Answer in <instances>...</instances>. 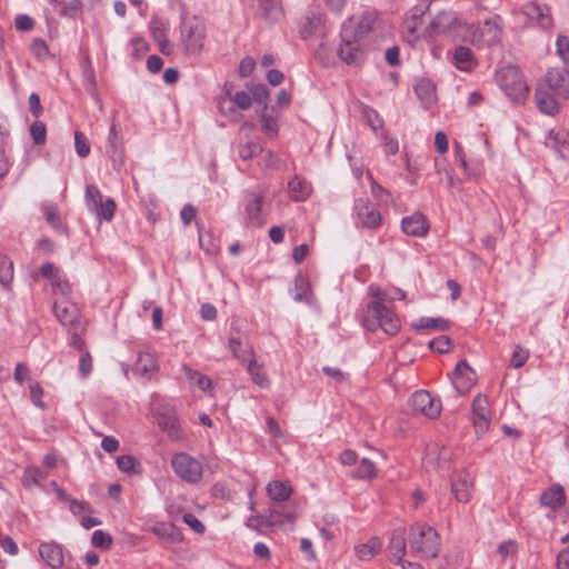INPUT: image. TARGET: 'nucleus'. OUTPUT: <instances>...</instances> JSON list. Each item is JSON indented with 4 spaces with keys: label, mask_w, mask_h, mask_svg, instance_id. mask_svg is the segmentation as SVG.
I'll use <instances>...</instances> for the list:
<instances>
[{
    "label": "nucleus",
    "mask_w": 569,
    "mask_h": 569,
    "mask_svg": "<svg viewBox=\"0 0 569 569\" xmlns=\"http://www.w3.org/2000/svg\"><path fill=\"white\" fill-rule=\"evenodd\" d=\"M470 27L471 29L467 30V33H471L472 43L493 46L501 39L502 31L500 27L490 20H486L481 28H475L471 24Z\"/></svg>",
    "instance_id": "obj_12"
},
{
    "label": "nucleus",
    "mask_w": 569,
    "mask_h": 569,
    "mask_svg": "<svg viewBox=\"0 0 569 569\" xmlns=\"http://www.w3.org/2000/svg\"><path fill=\"white\" fill-rule=\"evenodd\" d=\"M401 228L408 236L425 237L429 231V223L422 213H415L402 219Z\"/></svg>",
    "instance_id": "obj_21"
},
{
    "label": "nucleus",
    "mask_w": 569,
    "mask_h": 569,
    "mask_svg": "<svg viewBox=\"0 0 569 569\" xmlns=\"http://www.w3.org/2000/svg\"><path fill=\"white\" fill-rule=\"evenodd\" d=\"M256 67V61L251 57H244L239 64V76L247 78L251 76Z\"/></svg>",
    "instance_id": "obj_62"
},
{
    "label": "nucleus",
    "mask_w": 569,
    "mask_h": 569,
    "mask_svg": "<svg viewBox=\"0 0 569 569\" xmlns=\"http://www.w3.org/2000/svg\"><path fill=\"white\" fill-rule=\"evenodd\" d=\"M107 153L112 161L113 169L119 171L123 164V149L121 146V137L114 123L110 128Z\"/></svg>",
    "instance_id": "obj_20"
},
{
    "label": "nucleus",
    "mask_w": 569,
    "mask_h": 569,
    "mask_svg": "<svg viewBox=\"0 0 569 569\" xmlns=\"http://www.w3.org/2000/svg\"><path fill=\"white\" fill-rule=\"evenodd\" d=\"M267 492L273 505H277L289 499L292 488L282 481H272L267 486Z\"/></svg>",
    "instance_id": "obj_30"
},
{
    "label": "nucleus",
    "mask_w": 569,
    "mask_h": 569,
    "mask_svg": "<svg viewBox=\"0 0 569 569\" xmlns=\"http://www.w3.org/2000/svg\"><path fill=\"white\" fill-rule=\"evenodd\" d=\"M452 62L461 71H471L477 66L472 50L465 46L455 49Z\"/></svg>",
    "instance_id": "obj_27"
},
{
    "label": "nucleus",
    "mask_w": 569,
    "mask_h": 569,
    "mask_svg": "<svg viewBox=\"0 0 569 569\" xmlns=\"http://www.w3.org/2000/svg\"><path fill=\"white\" fill-rule=\"evenodd\" d=\"M30 51L37 58H43L48 54L49 49L44 40L41 38H36L31 42Z\"/></svg>",
    "instance_id": "obj_61"
},
{
    "label": "nucleus",
    "mask_w": 569,
    "mask_h": 569,
    "mask_svg": "<svg viewBox=\"0 0 569 569\" xmlns=\"http://www.w3.org/2000/svg\"><path fill=\"white\" fill-rule=\"evenodd\" d=\"M310 291V283L306 277L298 274L295 278V293L293 300L297 302H309L308 292Z\"/></svg>",
    "instance_id": "obj_42"
},
{
    "label": "nucleus",
    "mask_w": 569,
    "mask_h": 569,
    "mask_svg": "<svg viewBox=\"0 0 569 569\" xmlns=\"http://www.w3.org/2000/svg\"><path fill=\"white\" fill-rule=\"evenodd\" d=\"M435 91H436V86L429 79H425V78L420 79L415 84V92H416V94L425 103H430L433 100Z\"/></svg>",
    "instance_id": "obj_34"
},
{
    "label": "nucleus",
    "mask_w": 569,
    "mask_h": 569,
    "mask_svg": "<svg viewBox=\"0 0 569 569\" xmlns=\"http://www.w3.org/2000/svg\"><path fill=\"white\" fill-rule=\"evenodd\" d=\"M152 37L159 46V50L164 56H170L173 51V47L170 43L164 28L154 27L152 28Z\"/></svg>",
    "instance_id": "obj_43"
},
{
    "label": "nucleus",
    "mask_w": 569,
    "mask_h": 569,
    "mask_svg": "<svg viewBox=\"0 0 569 569\" xmlns=\"http://www.w3.org/2000/svg\"><path fill=\"white\" fill-rule=\"evenodd\" d=\"M229 349L233 357L242 363L254 357V350L250 345L248 337L234 328H232L230 331Z\"/></svg>",
    "instance_id": "obj_13"
},
{
    "label": "nucleus",
    "mask_w": 569,
    "mask_h": 569,
    "mask_svg": "<svg viewBox=\"0 0 569 569\" xmlns=\"http://www.w3.org/2000/svg\"><path fill=\"white\" fill-rule=\"evenodd\" d=\"M102 201V193L97 186L89 184L86 188V203L93 211Z\"/></svg>",
    "instance_id": "obj_49"
},
{
    "label": "nucleus",
    "mask_w": 569,
    "mask_h": 569,
    "mask_svg": "<svg viewBox=\"0 0 569 569\" xmlns=\"http://www.w3.org/2000/svg\"><path fill=\"white\" fill-rule=\"evenodd\" d=\"M30 134L36 146H42L47 139V128L41 121H34L30 127Z\"/></svg>",
    "instance_id": "obj_51"
},
{
    "label": "nucleus",
    "mask_w": 569,
    "mask_h": 569,
    "mask_svg": "<svg viewBox=\"0 0 569 569\" xmlns=\"http://www.w3.org/2000/svg\"><path fill=\"white\" fill-rule=\"evenodd\" d=\"M43 212L48 223L56 230L63 232L66 227L62 224L58 209L54 204H48L43 207Z\"/></svg>",
    "instance_id": "obj_47"
},
{
    "label": "nucleus",
    "mask_w": 569,
    "mask_h": 569,
    "mask_svg": "<svg viewBox=\"0 0 569 569\" xmlns=\"http://www.w3.org/2000/svg\"><path fill=\"white\" fill-rule=\"evenodd\" d=\"M116 202L113 199L108 198L106 201H101V204H99L93 212L97 214L99 219H103L106 221L112 220L114 212H116Z\"/></svg>",
    "instance_id": "obj_46"
},
{
    "label": "nucleus",
    "mask_w": 569,
    "mask_h": 569,
    "mask_svg": "<svg viewBox=\"0 0 569 569\" xmlns=\"http://www.w3.org/2000/svg\"><path fill=\"white\" fill-rule=\"evenodd\" d=\"M134 370L141 375L147 376L157 370V363L152 355L148 352H141L138 356Z\"/></svg>",
    "instance_id": "obj_37"
},
{
    "label": "nucleus",
    "mask_w": 569,
    "mask_h": 569,
    "mask_svg": "<svg viewBox=\"0 0 569 569\" xmlns=\"http://www.w3.org/2000/svg\"><path fill=\"white\" fill-rule=\"evenodd\" d=\"M529 358V351L526 349H522L520 346H517L512 352L511 357V366L513 368H521Z\"/></svg>",
    "instance_id": "obj_59"
},
{
    "label": "nucleus",
    "mask_w": 569,
    "mask_h": 569,
    "mask_svg": "<svg viewBox=\"0 0 569 569\" xmlns=\"http://www.w3.org/2000/svg\"><path fill=\"white\" fill-rule=\"evenodd\" d=\"M74 148L80 158H86L90 153V144L81 131L74 133Z\"/></svg>",
    "instance_id": "obj_53"
},
{
    "label": "nucleus",
    "mask_w": 569,
    "mask_h": 569,
    "mask_svg": "<svg viewBox=\"0 0 569 569\" xmlns=\"http://www.w3.org/2000/svg\"><path fill=\"white\" fill-rule=\"evenodd\" d=\"M415 412L421 413L429 419H436L441 413V401L427 390L416 391L409 400Z\"/></svg>",
    "instance_id": "obj_9"
},
{
    "label": "nucleus",
    "mask_w": 569,
    "mask_h": 569,
    "mask_svg": "<svg viewBox=\"0 0 569 569\" xmlns=\"http://www.w3.org/2000/svg\"><path fill=\"white\" fill-rule=\"evenodd\" d=\"M472 423L478 437H482L490 427L491 409L486 395L479 393L472 400Z\"/></svg>",
    "instance_id": "obj_10"
},
{
    "label": "nucleus",
    "mask_w": 569,
    "mask_h": 569,
    "mask_svg": "<svg viewBox=\"0 0 569 569\" xmlns=\"http://www.w3.org/2000/svg\"><path fill=\"white\" fill-rule=\"evenodd\" d=\"M416 330H438L447 331L450 329V321L443 318L422 317L418 322L412 323Z\"/></svg>",
    "instance_id": "obj_31"
},
{
    "label": "nucleus",
    "mask_w": 569,
    "mask_h": 569,
    "mask_svg": "<svg viewBox=\"0 0 569 569\" xmlns=\"http://www.w3.org/2000/svg\"><path fill=\"white\" fill-rule=\"evenodd\" d=\"M451 339L448 336H440L429 342V348L439 353H447L450 350Z\"/></svg>",
    "instance_id": "obj_56"
},
{
    "label": "nucleus",
    "mask_w": 569,
    "mask_h": 569,
    "mask_svg": "<svg viewBox=\"0 0 569 569\" xmlns=\"http://www.w3.org/2000/svg\"><path fill=\"white\" fill-rule=\"evenodd\" d=\"M268 104H264L263 109L259 113L260 121L262 123V130L269 138L278 136L279 126L277 119L267 112Z\"/></svg>",
    "instance_id": "obj_40"
},
{
    "label": "nucleus",
    "mask_w": 569,
    "mask_h": 569,
    "mask_svg": "<svg viewBox=\"0 0 569 569\" xmlns=\"http://www.w3.org/2000/svg\"><path fill=\"white\" fill-rule=\"evenodd\" d=\"M497 82L501 90L515 102H523L529 93V88L523 80L518 67L507 66L496 74Z\"/></svg>",
    "instance_id": "obj_6"
},
{
    "label": "nucleus",
    "mask_w": 569,
    "mask_h": 569,
    "mask_svg": "<svg viewBox=\"0 0 569 569\" xmlns=\"http://www.w3.org/2000/svg\"><path fill=\"white\" fill-rule=\"evenodd\" d=\"M407 550V539L405 528L395 529L391 533L388 545V557L396 563H405L402 561Z\"/></svg>",
    "instance_id": "obj_18"
},
{
    "label": "nucleus",
    "mask_w": 569,
    "mask_h": 569,
    "mask_svg": "<svg viewBox=\"0 0 569 569\" xmlns=\"http://www.w3.org/2000/svg\"><path fill=\"white\" fill-rule=\"evenodd\" d=\"M451 490L456 499L460 502H467L470 499V483L467 478L459 477L452 480Z\"/></svg>",
    "instance_id": "obj_41"
},
{
    "label": "nucleus",
    "mask_w": 569,
    "mask_h": 569,
    "mask_svg": "<svg viewBox=\"0 0 569 569\" xmlns=\"http://www.w3.org/2000/svg\"><path fill=\"white\" fill-rule=\"evenodd\" d=\"M251 8L256 18L267 22L276 21L280 14L274 0H252Z\"/></svg>",
    "instance_id": "obj_24"
},
{
    "label": "nucleus",
    "mask_w": 569,
    "mask_h": 569,
    "mask_svg": "<svg viewBox=\"0 0 569 569\" xmlns=\"http://www.w3.org/2000/svg\"><path fill=\"white\" fill-rule=\"evenodd\" d=\"M252 106V98L246 91H237L231 99L219 98L218 107L221 113L229 119L237 121L240 117L237 109L248 110Z\"/></svg>",
    "instance_id": "obj_11"
},
{
    "label": "nucleus",
    "mask_w": 569,
    "mask_h": 569,
    "mask_svg": "<svg viewBox=\"0 0 569 569\" xmlns=\"http://www.w3.org/2000/svg\"><path fill=\"white\" fill-rule=\"evenodd\" d=\"M13 279V262L6 256H0V283L9 286Z\"/></svg>",
    "instance_id": "obj_48"
},
{
    "label": "nucleus",
    "mask_w": 569,
    "mask_h": 569,
    "mask_svg": "<svg viewBox=\"0 0 569 569\" xmlns=\"http://www.w3.org/2000/svg\"><path fill=\"white\" fill-rule=\"evenodd\" d=\"M158 425L166 430L170 437L179 435V422L176 412L170 408H162L157 415Z\"/></svg>",
    "instance_id": "obj_28"
},
{
    "label": "nucleus",
    "mask_w": 569,
    "mask_h": 569,
    "mask_svg": "<svg viewBox=\"0 0 569 569\" xmlns=\"http://www.w3.org/2000/svg\"><path fill=\"white\" fill-rule=\"evenodd\" d=\"M116 463L122 472L133 475H140L142 472L140 462L131 455L119 456Z\"/></svg>",
    "instance_id": "obj_36"
},
{
    "label": "nucleus",
    "mask_w": 569,
    "mask_h": 569,
    "mask_svg": "<svg viewBox=\"0 0 569 569\" xmlns=\"http://www.w3.org/2000/svg\"><path fill=\"white\" fill-rule=\"evenodd\" d=\"M269 515L273 527L282 526L286 523H293L298 517L297 509L289 505H272L269 509Z\"/></svg>",
    "instance_id": "obj_23"
},
{
    "label": "nucleus",
    "mask_w": 569,
    "mask_h": 569,
    "mask_svg": "<svg viewBox=\"0 0 569 569\" xmlns=\"http://www.w3.org/2000/svg\"><path fill=\"white\" fill-rule=\"evenodd\" d=\"M263 147L259 139H251L238 144V154L242 160L253 159L263 153Z\"/></svg>",
    "instance_id": "obj_32"
},
{
    "label": "nucleus",
    "mask_w": 569,
    "mask_h": 569,
    "mask_svg": "<svg viewBox=\"0 0 569 569\" xmlns=\"http://www.w3.org/2000/svg\"><path fill=\"white\" fill-rule=\"evenodd\" d=\"M46 472H43L38 467H28L23 472V486L28 489H31L33 486H38L41 479L46 478Z\"/></svg>",
    "instance_id": "obj_45"
},
{
    "label": "nucleus",
    "mask_w": 569,
    "mask_h": 569,
    "mask_svg": "<svg viewBox=\"0 0 569 569\" xmlns=\"http://www.w3.org/2000/svg\"><path fill=\"white\" fill-rule=\"evenodd\" d=\"M377 20L378 13L376 11H366L356 26L351 19L342 24L338 56L343 62L351 66H360L365 61L361 41L372 31Z\"/></svg>",
    "instance_id": "obj_1"
},
{
    "label": "nucleus",
    "mask_w": 569,
    "mask_h": 569,
    "mask_svg": "<svg viewBox=\"0 0 569 569\" xmlns=\"http://www.w3.org/2000/svg\"><path fill=\"white\" fill-rule=\"evenodd\" d=\"M381 547V540L373 537L367 543L356 546L355 551L360 560L367 561L372 559L380 551Z\"/></svg>",
    "instance_id": "obj_33"
},
{
    "label": "nucleus",
    "mask_w": 569,
    "mask_h": 569,
    "mask_svg": "<svg viewBox=\"0 0 569 569\" xmlns=\"http://www.w3.org/2000/svg\"><path fill=\"white\" fill-rule=\"evenodd\" d=\"M34 21L27 14H18L14 20V27L18 31H29L33 28Z\"/></svg>",
    "instance_id": "obj_63"
},
{
    "label": "nucleus",
    "mask_w": 569,
    "mask_h": 569,
    "mask_svg": "<svg viewBox=\"0 0 569 569\" xmlns=\"http://www.w3.org/2000/svg\"><path fill=\"white\" fill-rule=\"evenodd\" d=\"M288 186L291 192V198L296 201H302L309 196V184L305 180L300 179L298 176H295L289 181Z\"/></svg>",
    "instance_id": "obj_35"
},
{
    "label": "nucleus",
    "mask_w": 569,
    "mask_h": 569,
    "mask_svg": "<svg viewBox=\"0 0 569 569\" xmlns=\"http://www.w3.org/2000/svg\"><path fill=\"white\" fill-rule=\"evenodd\" d=\"M355 210L358 219L366 228H377L381 222L380 212L366 199H357L355 201Z\"/></svg>",
    "instance_id": "obj_15"
},
{
    "label": "nucleus",
    "mask_w": 569,
    "mask_h": 569,
    "mask_svg": "<svg viewBox=\"0 0 569 569\" xmlns=\"http://www.w3.org/2000/svg\"><path fill=\"white\" fill-rule=\"evenodd\" d=\"M376 476V466L368 458H363L356 471V477L359 479H371Z\"/></svg>",
    "instance_id": "obj_52"
},
{
    "label": "nucleus",
    "mask_w": 569,
    "mask_h": 569,
    "mask_svg": "<svg viewBox=\"0 0 569 569\" xmlns=\"http://www.w3.org/2000/svg\"><path fill=\"white\" fill-rule=\"evenodd\" d=\"M247 526L254 530H261L264 527H273L269 512L263 515L251 516Z\"/></svg>",
    "instance_id": "obj_54"
},
{
    "label": "nucleus",
    "mask_w": 569,
    "mask_h": 569,
    "mask_svg": "<svg viewBox=\"0 0 569 569\" xmlns=\"http://www.w3.org/2000/svg\"><path fill=\"white\" fill-rule=\"evenodd\" d=\"M476 373L466 360H460L452 373V383L459 393H466L475 385Z\"/></svg>",
    "instance_id": "obj_14"
},
{
    "label": "nucleus",
    "mask_w": 569,
    "mask_h": 569,
    "mask_svg": "<svg viewBox=\"0 0 569 569\" xmlns=\"http://www.w3.org/2000/svg\"><path fill=\"white\" fill-rule=\"evenodd\" d=\"M82 1L81 0H71L66 3L60 12L61 16L74 18L82 11Z\"/></svg>",
    "instance_id": "obj_60"
},
{
    "label": "nucleus",
    "mask_w": 569,
    "mask_h": 569,
    "mask_svg": "<svg viewBox=\"0 0 569 569\" xmlns=\"http://www.w3.org/2000/svg\"><path fill=\"white\" fill-rule=\"evenodd\" d=\"M410 548L426 558H436L440 551V538L430 526L416 523L409 529Z\"/></svg>",
    "instance_id": "obj_5"
},
{
    "label": "nucleus",
    "mask_w": 569,
    "mask_h": 569,
    "mask_svg": "<svg viewBox=\"0 0 569 569\" xmlns=\"http://www.w3.org/2000/svg\"><path fill=\"white\" fill-rule=\"evenodd\" d=\"M546 144L559 153L562 159H569V140L566 133L550 130Z\"/></svg>",
    "instance_id": "obj_29"
},
{
    "label": "nucleus",
    "mask_w": 569,
    "mask_h": 569,
    "mask_svg": "<svg viewBox=\"0 0 569 569\" xmlns=\"http://www.w3.org/2000/svg\"><path fill=\"white\" fill-rule=\"evenodd\" d=\"M250 96H251L252 100H254L257 103L267 104L266 101L269 98V90L266 84H262V83L253 84L250 88Z\"/></svg>",
    "instance_id": "obj_57"
},
{
    "label": "nucleus",
    "mask_w": 569,
    "mask_h": 569,
    "mask_svg": "<svg viewBox=\"0 0 569 569\" xmlns=\"http://www.w3.org/2000/svg\"><path fill=\"white\" fill-rule=\"evenodd\" d=\"M29 389H30V399H31L32 403L42 410L46 409L47 405L42 401L43 389L40 386V383L37 381H32L29 386Z\"/></svg>",
    "instance_id": "obj_55"
},
{
    "label": "nucleus",
    "mask_w": 569,
    "mask_h": 569,
    "mask_svg": "<svg viewBox=\"0 0 569 569\" xmlns=\"http://www.w3.org/2000/svg\"><path fill=\"white\" fill-rule=\"evenodd\" d=\"M369 295L376 298V300H372L367 306L363 326L369 331H376L380 328L387 335L395 336L400 329V320L390 308L382 303L386 300V292L378 287L371 286Z\"/></svg>",
    "instance_id": "obj_3"
},
{
    "label": "nucleus",
    "mask_w": 569,
    "mask_h": 569,
    "mask_svg": "<svg viewBox=\"0 0 569 569\" xmlns=\"http://www.w3.org/2000/svg\"><path fill=\"white\" fill-rule=\"evenodd\" d=\"M557 53L560 59L569 64V38L566 36H559L556 42Z\"/></svg>",
    "instance_id": "obj_58"
},
{
    "label": "nucleus",
    "mask_w": 569,
    "mask_h": 569,
    "mask_svg": "<svg viewBox=\"0 0 569 569\" xmlns=\"http://www.w3.org/2000/svg\"><path fill=\"white\" fill-rule=\"evenodd\" d=\"M53 311L59 322L63 326H70L77 329L81 323L79 311L73 306L59 305L56 302Z\"/></svg>",
    "instance_id": "obj_26"
},
{
    "label": "nucleus",
    "mask_w": 569,
    "mask_h": 569,
    "mask_svg": "<svg viewBox=\"0 0 569 569\" xmlns=\"http://www.w3.org/2000/svg\"><path fill=\"white\" fill-rule=\"evenodd\" d=\"M183 521L197 533L206 531L204 525L192 513H184Z\"/></svg>",
    "instance_id": "obj_64"
},
{
    "label": "nucleus",
    "mask_w": 569,
    "mask_h": 569,
    "mask_svg": "<svg viewBox=\"0 0 569 569\" xmlns=\"http://www.w3.org/2000/svg\"><path fill=\"white\" fill-rule=\"evenodd\" d=\"M39 555L41 559L51 568L59 569L63 566V548L61 545L51 541L42 542L39 546Z\"/></svg>",
    "instance_id": "obj_17"
},
{
    "label": "nucleus",
    "mask_w": 569,
    "mask_h": 569,
    "mask_svg": "<svg viewBox=\"0 0 569 569\" xmlns=\"http://www.w3.org/2000/svg\"><path fill=\"white\" fill-rule=\"evenodd\" d=\"M425 9L420 6L415 7L410 14L403 21V32L407 34L408 42L418 40V30L422 26Z\"/></svg>",
    "instance_id": "obj_22"
},
{
    "label": "nucleus",
    "mask_w": 569,
    "mask_h": 569,
    "mask_svg": "<svg viewBox=\"0 0 569 569\" xmlns=\"http://www.w3.org/2000/svg\"><path fill=\"white\" fill-rule=\"evenodd\" d=\"M471 29L470 24L458 18L453 11L439 12L429 24V33L440 34L448 33L453 38H466L467 30Z\"/></svg>",
    "instance_id": "obj_7"
},
{
    "label": "nucleus",
    "mask_w": 569,
    "mask_h": 569,
    "mask_svg": "<svg viewBox=\"0 0 569 569\" xmlns=\"http://www.w3.org/2000/svg\"><path fill=\"white\" fill-rule=\"evenodd\" d=\"M153 532L162 538L168 539L170 542H179L182 540V533L172 523H163L154 527Z\"/></svg>",
    "instance_id": "obj_44"
},
{
    "label": "nucleus",
    "mask_w": 569,
    "mask_h": 569,
    "mask_svg": "<svg viewBox=\"0 0 569 569\" xmlns=\"http://www.w3.org/2000/svg\"><path fill=\"white\" fill-rule=\"evenodd\" d=\"M247 362V370L250 373L252 381L261 388L268 387L269 380L263 373L262 366L257 362L256 358H250Z\"/></svg>",
    "instance_id": "obj_38"
},
{
    "label": "nucleus",
    "mask_w": 569,
    "mask_h": 569,
    "mask_svg": "<svg viewBox=\"0 0 569 569\" xmlns=\"http://www.w3.org/2000/svg\"><path fill=\"white\" fill-rule=\"evenodd\" d=\"M522 13L530 20H535L540 27L549 28L552 24L550 8L537 2H527L522 6Z\"/></svg>",
    "instance_id": "obj_19"
},
{
    "label": "nucleus",
    "mask_w": 569,
    "mask_h": 569,
    "mask_svg": "<svg viewBox=\"0 0 569 569\" xmlns=\"http://www.w3.org/2000/svg\"><path fill=\"white\" fill-rule=\"evenodd\" d=\"M179 29L184 53L190 57L198 56L206 38L203 21L197 16H182Z\"/></svg>",
    "instance_id": "obj_4"
},
{
    "label": "nucleus",
    "mask_w": 569,
    "mask_h": 569,
    "mask_svg": "<svg viewBox=\"0 0 569 569\" xmlns=\"http://www.w3.org/2000/svg\"><path fill=\"white\" fill-rule=\"evenodd\" d=\"M540 503L551 510H558L566 502L565 489L561 485H553L545 490L539 499Z\"/></svg>",
    "instance_id": "obj_25"
},
{
    "label": "nucleus",
    "mask_w": 569,
    "mask_h": 569,
    "mask_svg": "<svg viewBox=\"0 0 569 569\" xmlns=\"http://www.w3.org/2000/svg\"><path fill=\"white\" fill-rule=\"evenodd\" d=\"M558 99H569V71L566 68L550 69L536 88V104L542 113L557 114Z\"/></svg>",
    "instance_id": "obj_2"
},
{
    "label": "nucleus",
    "mask_w": 569,
    "mask_h": 569,
    "mask_svg": "<svg viewBox=\"0 0 569 569\" xmlns=\"http://www.w3.org/2000/svg\"><path fill=\"white\" fill-rule=\"evenodd\" d=\"M264 197L261 192H250L247 194L246 213L247 224L251 227H261L263 219L261 217V208Z\"/></svg>",
    "instance_id": "obj_16"
},
{
    "label": "nucleus",
    "mask_w": 569,
    "mask_h": 569,
    "mask_svg": "<svg viewBox=\"0 0 569 569\" xmlns=\"http://www.w3.org/2000/svg\"><path fill=\"white\" fill-rule=\"evenodd\" d=\"M182 371L184 372L188 380L192 383H196L199 389L207 391L211 388L212 382L207 376L200 373L187 365L182 366Z\"/></svg>",
    "instance_id": "obj_39"
},
{
    "label": "nucleus",
    "mask_w": 569,
    "mask_h": 569,
    "mask_svg": "<svg viewBox=\"0 0 569 569\" xmlns=\"http://www.w3.org/2000/svg\"><path fill=\"white\" fill-rule=\"evenodd\" d=\"M91 543L96 548L107 550L110 549L112 546V537L109 533L104 532L103 530L98 529L92 533Z\"/></svg>",
    "instance_id": "obj_50"
},
{
    "label": "nucleus",
    "mask_w": 569,
    "mask_h": 569,
    "mask_svg": "<svg viewBox=\"0 0 569 569\" xmlns=\"http://www.w3.org/2000/svg\"><path fill=\"white\" fill-rule=\"evenodd\" d=\"M174 472L186 482L197 483L202 478V465L187 453H177L171 459Z\"/></svg>",
    "instance_id": "obj_8"
}]
</instances>
